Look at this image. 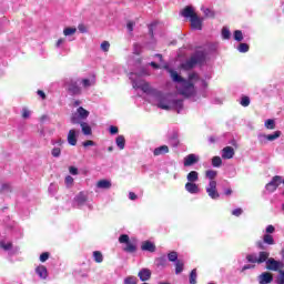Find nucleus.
Instances as JSON below:
<instances>
[{
  "mask_svg": "<svg viewBox=\"0 0 284 284\" xmlns=\"http://www.w3.org/2000/svg\"><path fill=\"white\" fill-rule=\"evenodd\" d=\"M181 16L185 19H190L192 30H203V18H199V14L194 12L192 6H186L181 11Z\"/></svg>",
  "mask_w": 284,
  "mask_h": 284,
  "instance_id": "nucleus-1",
  "label": "nucleus"
},
{
  "mask_svg": "<svg viewBox=\"0 0 284 284\" xmlns=\"http://www.w3.org/2000/svg\"><path fill=\"white\" fill-rule=\"evenodd\" d=\"M205 63V52L196 51L191 59H187L184 63H182L183 70H192L196 65H201Z\"/></svg>",
  "mask_w": 284,
  "mask_h": 284,
  "instance_id": "nucleus-2",
  "label": "nucleus"
},
{
  "mask_svg": "<svg viewBox=\"0 0 284 284\" xmlns=\"http://www.w3.org/2000/svg\"><path fill=\"white\" fill-rule=\"evenodd\" d=\"M119 243L125 246L123 247V252H126L128 254H134L136 252V239H131L128 234H122L119 236Z\"/></svg>",
  "mask_w": 284,
  "mask_h": 284,
  "instance_id": "nucleus-3",
  "label": "nucleus"
},
{
  "mask_svg": "<svg viewBox=\"0 0 284 284\" xmlns=\"http://www.w3.org/2000/svg\"><path fill=\"white\" fill-rule=\"evenodd\" d=\"M179 94L184 97V99H190L191 97L196 95V87H194V82H190L184 80L180 89H178Z\"/></svg>",
  "mask_w": 284,
  "mask_h": 284,
  "instance_id": "nucleus-4",
  "label": "nucleus"
},
{
  "mask_svg": "<svg viewBox=\"0 0 284 284\" xmlns=\"http://www.w3.org/2000/svg\"><path fill=\"white\" fill-rule=\"evenodd\" d=\"M181 103V100H172L170 95H162L159 98L158 108L160 110H172V105Z\"/></svg>",
  "mask_w": 284,
  "mask_h": 284,
  "instance_id": "nucleus-5",
  "label": "nucleus"
},
{
  "mask_svg": "<svg viewBox=\"0 0 284 284\" xmlns=\"http://www.w3.org/2000/svg\"><path fill=\"white\" fill-rule=\"evenodd\" d=\"M270 258V252L261 251L258 253V257H256L255 254H248L246 255L247 263H257V265H261L265 263Z\"/></svg>",
  "mask_w": 284,
  "mask_h": 284,
  "instance_id": "nucleus-6",
  "label": "nucleus"
},
{
  "mask_svg": "<svg viewBox=\"0 0 284 284\" xmlns=\"http://www.w3.org/2000/svg\"><path fill=\"white\" fill-rule=\"evenodd\" d=\"M283 183V176L275 175L272 178V180L265 185V190L270 192V194L276 192L278 190V185Z\"/></svg>",
  "mask_w": 284,
  "mask_h": 284,
  "instance_id": "nucleus-7",
  "label": "nucleus"
},
{
  "mask_svg": "<svg viewBox=\"0 0 284 284\" xmlns=\"http://www.w3.org/2000/svg\"><path fill=\"white\" fill-rule=\"evenodd\" d=\"M265 263H266V270L271 272H278V270H282L283 267V263L274 260V257H267Z\"/></svg>",
  "mask_w": 284,
  "mask_h": 284,
  "instance_id": "nucleus-8",
  "label": "nucleus"
},
{
  "mask_svg": "<svg viewBox=\"0 0 284 284\" xmlns=\"http://www.w3.org/2000/svg\"><path fill=\"white\" fill-rule=\"evenodd\" d=\"M206 194L210 196V199H220L221 194H219V190H216V181L209 182V185L206 186Z\"/></svg>",
  "mask_w": 284,
  "mask_h": 284,
  "instance_id": "nucleus-9",
  "label": "nucleus"
},
{
  "mask_svg": "<svg viewBox=\"0 0 284 284\" xmlns=\"http://www.w3.org/2000/svg\"><path fill=\"white\" fill-rule=\"evenodd\" d=\"M68 92L71 93L72 97L81 94V87H79V82L71 80L68 83Z\"/></svg>",
  "mask_w": 284,
  "mask_h": 284,
  "instance_id": "nucleus-10",
  "label": "nucleus"
},
{
  "mask_svg": "<svg viewBox=\"0 0 284 284\" xmlns=\"http://www.w3.org/2000/svg\"><path fill=\"white\" fill-rule=\"evenodd\" d=\"M199 163V156L194 153H191L184 158L183 165L184 168H192V165H196Z\"/></svg>",
  "mask_w": 284,
  "mask_h": 284,
  "instance_id": "nucleus-11",
  "label": "nucleus"
},
{
  "mask_svg": "<svg viewBox=\"0 0 284 284\" xmlns=\"http://www.w3.org/2000/svg\"><path fill=\"white\" fill-rule=\"evenodd\" d=\"M141 250H142V252L154 253V252H156V245L154 244V242L144 241V242H142Z\"/></svg>",
  "mask_w": 284,
  "mask_h": 284,
  "instance_id": "nucleus-12",
  "label": "nucleus"
},
{
  "mask_svg": "<svg viewBox=\"0 0 284 284\" xmlns=\"http://www.w3.org/2000/svg\"><path fill=\"white\" fill-rule=\"evenodd\" d=\"M138 276L142 283H145V281H150V278H152V271H150V268H142L138 273Z\"/></svg>",
  "mask_w": 284,
  "mask_h": 284,
  "instance_id": "nucleus-13",
  "label": "nucleus"
},
{
  "mask_svg": "<svg viewBox=\"0 0 284 284\" xmlns=\"http://www.w3.org/2000/svg\"><path fill=\"white\" fill-rule=\"evenodd\" d=\"M260 284H270L274 281V275L270 272H264L258 277Z\"/></svg>",
  "mask_w": 284,
  "mask_h": 284,
  "instance_id": "nucleus-14",
  "label": "nucleus"
},
{
  "mask_svg": "<svg viewBox=\"0 0 284 284\" xmlns=\"http://www.w3.org/2000/svg\"><path fill=\"white\" fill-rule=\"evenodd\" d=\"M234 154H235V151H234V148L232 146H225L222 150V159H225V160L234 159Z\"/></svg>",
  "mask_w": 284,
  "mask_h": 284,
  "instance_id": "nucleus-15",
  "label": "nucleus"
},
{
  "mask_svg": "<svg viewBox=\"0 0 284 284\" xmlns=\"http://www.w3.org/2000/svg\"><path fill=\"white\" fill-rule=\"evenodd\" d=\"M185 190L190 194H199V192H200L199 184H196L194 182H186L185 183Z\"/></svg>",
  "mask_w": 284,
  "mask_h": 284,
  "instance_id": "nucleus-16",
  "label": "nucleus"
},
{
  "mask_svg": "<svg viewBox=\"0 0 284 284\" xmlns=\"http://www.w3.org/2000/svg\"><path fill=\"white\" fill-rule=\"evenodd\" d=\"M75 203H78L79 206L85 205L88 203V195L85 193L80 192L75 197H74Z\"/></svg>",
  "mask_w": 284,
  "mask_h": 284,
  "instance_id": "nucleus-17",
  "label": "nucleus"
},
{
  "mask_svg": "<svg viewBox=\"0 0 284 284\" xmlns=\"http://www.w3.org/2000/svg\"><path fill=\"white\" fill-rule=\"evenodd\" d=\"M169 73L171 74L172 81H174L175 83H183L185 81L183 77L179 75V72L172 69H169Z\"/></svg>",
  "mask_w": 284,
  "mask_h": 284,
  "instance_id": "nucleus-18",
  "label": "nucleus"
},
{
  "mask_svg": "<svg viewBox=\"0 0 284 284\" xmlns=\"http://www.w3.org/2000/svg\"><path fill=\"white\" fill-rule=\"evenodd\" d=\"M68 143L69 145H77V130L71 129L68 133Z\"/></svg>",
  "mask_w": 284,
  "mask_h": 284,
  "instance_id": "nucleus-19",
  "label": "nucleus"
},
{
  "mask_svg": "<svg viewBox=\"0 0 284 284\" xmlns=\"http://www.w3.org/2000/svg\"><path fill=\"white\" fill-rule=\"evenodd\" d=\"M281 138V131H275L274 133L272 134H262L260 135V139H265L266 141H276V139H280Z\"/></svg>",
  "mask_w": 284,
  "mask_h": 284,
  "instance_id": "nucleus-20",
  "label": "nucleus"
},
{
  "mask_svg": "<svg viewBox=\"0 0 284 284\" xmlns=\"http://www.w3.org/2000/svg\"><path fill=\"white\" fill-rule=\"evenodd\" d=\"M36 273L38 274V276H40V278H48V267L40 265L36 268Z\"/></svg>",
  "mask_w": 284,
  "mask_h": 284,
  "instance_id": "nucleus-21",
  "label": "nucleus"
},
{
  "mask_svg": "<svg viewBox=\"0 0 284 284\" xmlns=\"http://www.w3.org/2000/svg\"><path fill=\"white\" fill-rule=\"evenodd\" d=\"M97 187H99L100 190H110V187H112V182H110L109 180H100L97 183Z\"/></svg>",
  "mask_w": 284,
  "mask_h": 284,
  "instance_id": "nucleus-22",
  "label": "nucleus"
},
{
  "mask_svg": "<svg viewBox=\"0 0 284 284\" xmlns=\"http://www.w3.org/2000/svg\"><path fill=\"white\" fill-rule=\"evenodd\" d=\"M80 128L82 129V133L84 134V136L92 135V126H90V124H88V122H82L80 124Z\"/></svg>",
  "mask_w": 284,
  "mask_h": 284,
  "instance_id": "nucleus-23",
  "label": "nucleus"
},
{
  "mask_svg": "<svg viewBox=\"0 0 284 284\" xmlns=\"http://www.w3.org/2000/svg\"><path fill=\"white\" fill-rule=\"evenodd\" d=\"M168 152H170V148H168V145H162L154 149L153 154L154 156H161V154H168Z\"/></svg>",
  "mask_w": 284,
  "mask_h": 284,
  "instance_id": "nucleus-24",
  "label": "nucleus"
},
{
  "mask_svg": "<svg viewBox=\"0 0 284 284\" xmlns=\"http://www.w3.org/2000/svg\"><path fill=\"white\" fill-rule=\"evenodd\" d=\"M77 114L82 118V121H85L90 116V111L85 110L83 106L77 109Z\"/></svg>",
  "mask_w": 284,
  "mask_h": 284,
  "instance_id": "nucleus-25",
  "label": "nucleus"
},
{
  "mask_svg": "<svg viewBox=\"0 0 284 284\" xmlns=\"http://www.w3.org/2000/svg\"><path fill=\"white\" fill-rule=\"evenodd\" d=\"M186 179L189 183H196L199 181V172L196 171H191L187 175Z\"/></svg>",
  "mask_w": 284,
  "mask_h": 284,
  "instance_id": "nucleus-26",
  "label": "nucleus"
},
{
  "mask_svg": "<svg viewBox=\"0 0 284 284\" xmlns=\"http://www.w3.org/2000/svg\"><path fill=\"white\" fill-rule=\"evenodd\" d=\"M115 143H116L119 150H125V136L118 135L115 139Z\"/></svg>",
  "mask_w": 284,
  "mask_h": 284,
  "instance_id": "nucleus-27",
  "label": "nucleus"
},
{
  "mask_svg": "<svg viewBox=\"0 0 284 284\" xmlns=\"http://www.w3.org/2000/svg\"><path fill=\"white\" fill-rule=\"evenodd\" d=\"M181 144V141L179 140V133H173V135L170 139V145L172 148H179Z\"/></svg>",
  "mask_w": 284,
  "mask_h": 284,
  "instance_id": "nucleus-28",
  "label": "nucleus"
},
{
  "mask_svg": "<svg viewBox=\"0 0 284 284\" xmlns=\"http://www.w3.org/2000/svg\"><path fill=\"white\" fill-rule=\"evenodd\" d=\"M263 243H265V245H275L276 244V242L274 241V236L272 234H264Z\"/></svg>",
  "mask_w": 284,
  "mask_h": 284,
  "instance_id": "nucleus-29",
  "label": "nucleus"
},
{
  "mask_svg": "<svg viewBox=\"0 0 284 284\" xmlns=\"http://www.w3.org/2000/svg\"><path fill=\"white\" fill-rule=\"evenodd\" d=\"M155 265L156 267H166L168 266V258L165 257V255L158 257L155 260Z\"/></svg>",
  "mask_w": 284,
  "mask_h": 284,
  "instance_id": "nucleus-30",
  "label": "nucleus"
},
{
  "mask_svg": "<svg viewBox=\"0 0 284 284\" xmlns=\"http://www.w3.org/2000/svg\"><path fill=\"white\" fill-rule=\"evenodd\" d=\"M185 268V262L183 260H178L175 262V274H181L183 270Z\"/></svg>",
  "mask_w": 284,
  "mask_h": 284,
  "instance_id": "nucleus-31",
  "label": "nucleus"
},
{
  "mask_svg": "<svg viewBox=\"0 0 284 284\" xmlns=\"http://www.w3.org/2000/svg\"><path fill=\"white\" fill-rule=\"evenodd\" d=\"M82 122H83V120L78 113H72V115H71L72 125H81Z\"/></svg>",
  "mask_w": 284,
  "mask_h": 284,
  "instance_id": "nucleus-32",
  "label": "nucleus"
},
{
  "mask_svg": "<svg viewBox=\"0 0 284 284\" xmlns=\"http://www.w3.org/2000/svg\"><path fill=\"white\" fill-rule=\"evenodd\" d=\"M142 92H150V83L145 82L144 80H140V85H138Z\"/></svg>",
  "mask_w": 284,
  "mask_h": 284,
  "instance_id": "nucleus-33",
  "label": "nucleus"
},
{
  "mask_svg": "<svg viewBox=\"0 0 284 284\" xmlns=\"http://www.w3.org/2000/svg\"><path fill=\"white\" fill-rule=\"evenodd\" d=\"M266 130H275L276 129V122L272 119H268L264 123Z\"/></svg>",
  "mask_w": 284,
  "mask_h": 284,
  "instance_id": "nucleus-34",
  "label": "nucleus"
},
{
  "mask_svg": "<svg viewBox=\"0 0 284 284\" xmlns=\"http://www.w3.org/2000/svg\"><path fill=\"white\" fill-rule=\"evenodd\" d=\"M168 258L171 263H176L179 261V253L175 251H172L168 254Z\"/></svg>",
  "mask_w": 284,
  "mask_h": 284,
  "instance_id": "nucleus-35",
  "label": "nucleus"
},
{
  "mask_svg": "<svg viewBox=\"0 0 284 284\" xmlns=\"http://www.w3.org/2000/svg\"><path fill=\"white\" fill-rule=\"evenodd\" d=\"M217 174L219 173L214 170H207L205 172V176H206V179H210V181H215Z\"/></svg>",
  "mask_w": 284,
  "mask_h": 284,
  "instance_id": "nucleus-36",
  "label": "nucleus"
},
{
  "mask_svg": "<svg viewBox=\"0 0 284 284\" xmlns=\"http://www.w3.org/2000/svg\"><path fill=\"white\" fill-rule=\"evenodd\" d=\"M212 165L213 168H221V165H223V160H221V156H213Z\"/></svg>",
  "mask_w": 284,
  "mask_h": 284,
  "instance_id": "nucleus-37",
  "label": "nucleus"
},
{
  "mask_svg": "<svg viewBox=\"0 0 284 284\" xmlns=\"http://www.w3.org/2000/svg\"><path fill=\"white\" fill-rule=\"evenodd\" d=\"M63 34L64 37H72V34H77V28H72V27L65 28L63 30Z\"/></svg>",
  "mask_w": 284,
  "mask_h": 284,
  "instance_id": "nucleus-38",
  "label": "nucleus"
},
{
  "mask_svg": "<svg viewBox=\"0 0 284 284\" xmlns=\"http://www.w3.org/2000/svg\"><path fill=\"white\" fill-rule=\"evenodd\" d=\"M93 258L97 263H101L103 261V253L101 251H94Z\"/></svg>",
  "mask_w": 284,
  "mask_h": 284,
  "instance_id": "nucleus-39",
  "label": "nucleus"
},
{
  "mask_svg": "<svg viewBox=\"0 0 284 284\" xmlns=\"http://www.w3.org/2000/svg\"><path fill=\"white\" fill-rule=\"evenodd\" d=\"M124 284H139V280L132 275L124 278Z\"/></svg>",
  "mask_w": 284,
  "mask_h": 284,
  "instance_id": "nucleus-40",
  "label": "nucleus"
},
{
  "mask_svg": "<svg viewBox=\"0 0 284 284\" xmlns=\"http://www.w3.org/2000/svg\"><path fill=\"white\" fill-rule=\"evenodd\" d=\"M196 268H193L189 276L190 284H196Z\"/></svg>",
  "mask_w": 284,
  "mask_h": 284,
  "instance_id": "nucleus-41",
  "label": "nucleus"
},
{
  "mask_svg": "<svg viewBox=\"0 0 284 284\" xmlns=\"http://www.w3.org/2000/svg\"><path fill=\"white\" fill-rule=\"evenodd\" d=\"M201 78L199 77V73L192 72L189 74V78L186 81H190V83H193V81H199Z\"/></svg>",
  "mask_w": 284,
  "mask_h": 284,
  "instance_id": "nucleus-42",
  "label": "nucleus"
},
{
  "mask_svg": "<svg viewBox=\"0 0 284 284\" xmlns=\"http://www.w3.org/2000/svg\"><path fill=\"white\" fill-rule=\"evenodd\" d=\"M239 52H250V44L247 43H240L237 48Z\"/></svg>",
  "mask_w": 284,
  "mask_h": 284,
  "instance_id": "nucleus-43",
  "label": "nucleus"
},
{
  "mask_svg": "<svg viewBox=\"0 0 284 284\" xmlns=\"http://www.w3.org/2000/svg\"><path fill=\"white\" fill-rule=\"evenodd\" d=\"M101 51L102 52H110V42L109 41H103L100 44Z\"/></svg>",
  "mask_w": 284,
  "mask_h": 284,
  "instance_id": "nucleus-44",
  "label": "nucleus"
},
{
  "mask_svg": "<svg viewBox=\"0 0 284 284\" xmlns=\"http://www.w3.org/2000/svg\"><path fill=\"white\" fill-rule=\"evenodd\" d=\"M232 37V33L230 32V29L223 28L222 29V39H230Z\"/></svg>",
  "mask_w": 284,
  "mask_h": 284,
  "instance_id": "nucleus-45",
  "label": "nucleus"
},
{
  "mask_svg": "<svg viewBox=\"0 0 284 284\" xmlns=\"http://www.w3.org/2000/svg\"><path fill=\"white\" fill-rule=\"evenodd\" d=\"M234 39H235V41H243V31L235 30L234 31Z\"/></svg>",
  "mask_w": 284,
  "mask_h": 284,
  "instance_id": "nucleus-46",
  "label": "nucleus"
},
{
  "mask_svg": "<svg viewBox=\"0 0 284 284\" xmlns=\"http://www.w3.org/2000/svg\"><path fill=\"white\" fill-rule=\"evenodd\" d=\"M240 103L243 108H247L250 105V97L247 95L242 97V100Z\"/></svg>",
  "mask_w": 284,
  "mask_h": 284,
  "instance_id": "nucleus-47",
  "label": "nucleus"
},
{
  "mask_svg": "<svg viewBox=\"0 0 284 284\" xmlns=\"http://www.w3.org/2000/svg\"><path fill=\"white\" fill-rule=\"evenodd\" d=\"M0 247H2V250H6V251L12 250V242L6 243L2 241V242H0Z\"/></svg>",
  "mask_w": 284,
  "mask_h": 284,
  "instance_id": "nucleus-48",
  "label": "nucleus"
},
{
  "mask_svg": "<svg viewBox=\"0 0 284 284\" xmlns=\"http://www.w3.org/2000/svg\"><path fill=\"white\" fill-rule=\"evenodd\" d=\"M51 154L54 159H59V156H61V148H53Z\"/></svg>",
  "mask_w": 284,
  "mask_h": 284,
  "instance_id": "nucleus-49",
  "label": "nucleus"
},
{
  "mask_svg": "<svg viewBox=\"0 0 284 284\" xmlns=\"http://www.w3.org/2000/svg\"><path fill=\"white\" fill-rule=\"evenodd\" d=\"M280 276L276 278L277 284H284V271L280 270L278 271Z\"/></svg>",
  "mask_w": 284,
  "mask_h": 284,
  "instance_id": "nucleus-50",
  "label": "nucleus"
},
{
  "mask_svg": "<svg viewBox=\"0 0 284 284\" xmlns=\"http://www.w3.org/2000/svg\"><path fill=\"white\" fill-rule=\"evenodd\" d=\"M48 258H50V253L49 252H44L40 255V262L41 263H45V261H48Z\"/></svg>",
  "mask_w": 284,
  "mask_h": 284,
  "instance_id": "nucleus-51",
  "label": "nucleus"
},
{
  "mask_svg": "<svg viewBox=\"0 0 284 284\" xmlns=\"http://www.w3.org/2000/svg\"><path fill=\"white\" fill-rule=\"evenodd\" d=\"M134 26H135L134 21H129L126 23V28H128L129 32H134Z\"/></svg>",
  "mask_w": 284,
  "mask_h": 284,
  "instance_id": "nucleus-52",
  "label": "nucleus"
},
{
  "mask_svg": "<svg viewBox=\"0 0 284 284\" xmlns=\"http://www.w3.org/2000/svg\"><path fill=\"white\" fill-rule=\"evenodd\" d=\"M92 81H90V79H83L82 80V85L83 88H90L92 85Z\"/></svg>",
  "mask_w": 284,
  "mask_h": 284,
  "instance_id": "nucleus-53",
  "label": "nucleus"
},
{
  "mask_svg": "<svg viewBox=\"0 0 284 284\" xmlns=\"http://www.w3.org/2000/svg\"><path fill=\"white\" fill-rule=\"evenodd\" d=\"M204 14H205V17H211V19H214V17H215L214 11H212L210 9H205Z\"/></svg>",
  "mask_w": 284,
  "mask_h": 284,
  "instance_id": "nucleus-54",
  "label": "nucleus"
},
{
  "mask_svg": "<svg viewBox=\"0 0 284 284\" xmlns=\"http://www.w3.org/2000/svg\"><path fill=\"white\" fill-rule=\"evenodd\" d=\"M69 172H70V174H72L73 176H77V174H79V169H77V166H70V168H69Z\"/></svg>",
  "mask_w": 284,
  "mask_h": 284,
  "instance_id": "nucleus-55",
  "label": "nucleus"
},
{
  "mask_svg": "<svg viewBox=\"0 0 284 284\" xmlns=\"http://www.w3.org/2000/svg\"><path fill=\"white\" fill-rule=\"evenodd\" d=\"M241 214H243V209H234L232 211L233 216H241Z\"/></svg>",
  "mask_w": 284,
  "mask_h": 284,
  "instance_id": "nucleus-56",
  "label": "nucleus"
},
{
  "mask_svg": "<svg viewBox=\"0 0 284 284\" xmlns=\"http://www.w3.org/2000/svg\"><path fill=\"white\" fill-rule=\"evenodd\" d=\"M274 232H276V229L274 227V225H268L266 226V234H274Z\"/></svg>",
  "mask_w": 284,
  "mask_h": 284,
  "instance_id": "nucleus-57",
  "label": "nucleus"
},
{
  "mask_svg": "<svg viewBox=\"0 0 284 284\" xmlns=\"http://www.w3.org/2000/svg\"><path fill=\"white\" fill-rule=\"evenodd\" d=\"M109 132H110V134H119V128L114 126V125H111L109 128Z\"/></svg>",
  "mask_w": 284,
  "mask_h": 284,
  "instance_id": "nucleus-58",
  "label": "nucleus"
},
{
  "mask_svg": "<svg viewBox=\"0 0 284 284\" xmlns=\"http://www.w3.org/2000/svg\"><path fill=\"white\" fill-rule=\"evenodd\" d=\"M78 30L82 32V34H85V32H88V28L83 23L78 26Z\"/></svg>",
  "mask_w": 284,
  "mask_h": 284,
  "instance_id": "nucleus-59",
  "label": "nucleus"
},
{
  "mask_svg": "<svg viewBox=\"0 0 284 284\" xmlns=\"http://www.w3.org/2000/svg\"><path fill=\"white\" fill-rule=\"evenodd\" d=\"M8 190H10V184L4 183L0 185V194H2V192H6Z\"/></svg>",
  "mask_w": 284,
  "mask_h": 284,
  "instance_id": "nucleus-60",
  "label": "nucleus"
},
{
  "mask_svg": "<svg viewBox=\"0 0 284 284\" xmlns=\"http://www.w3.org/2000/svg\"><path fill=\"white\" fill-rule=\"evenodd\" d=\"M73 183H74V178H72L71 175H68L65 178V184L67 185H73Z\"/></svg>",
  "mask_w": 284,
  "mask_h": 284,
  "instance_id": "nucleus-61",
  "label": "nucleus"
},
{
  "mask_svg": "<svg viewBox=\"0 0 284 284\" xmlns=\"http://www.w3.org/2000/svg\"><path fill=\"white\" fill-rule=\"evenodd\" d=\"M22 119H30V111L28 109L22 110Z\"/></svg>",
  "mask_w": 284,
  "mask_h": 284,
  "instance_id": "nucleus-62",
  "label": "nucleus"
},
{
  "mask_svg": "<svg viewBox=\"0 0 284 284\" xmlns=\"http://www.w3.org/2000/svg\"><path fill=\"white\" fill-rule=\"evenodd\" d=\"M256 247H258V250H265V243L263 241H258L256 242Z\"/></svg>",
  "mask_w": 284,
  "mask_h": 284,
  "instance_id": "nucleus-63",
  "label": "nucleus"
},
{
  "mask_svg": "<svg viewBox=\"0 0 284 284\" xmlns=\"http://www.w3.org/2000/svg\"><path fill=\"white\" fill-rule=\"evenodd\" d=\"M90 145H94V141L87 140L85 142H83V148H90Z\"/></svg>",
  "mask_w": 284,
  "mask_h": 284,
  "instance_id": "nucleus-64",
  "label": "nucleus"
}]
</instances>
